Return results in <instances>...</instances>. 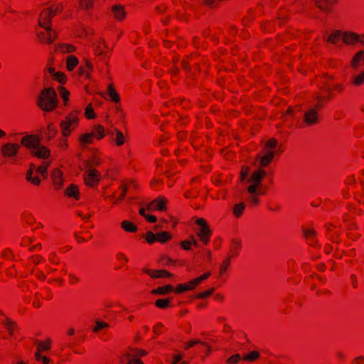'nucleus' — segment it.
Instances as JSON below:
<instances>
[{"label": "nucleus", "instance_id": "nucleus-25", "mask_svg": "<svg viewBox=\"0 0 364 364\" xmlns=\"http://www.w3.org/2000/svg\"><path fill=\"white\" fill-rule=\"evenodd\" d=\"M352 82L356 85L359 86L364 83V72H361L358 74L354 75L352 77Z\"/></svg>", "mask_w": 364, "mask_h": 364}, {"label": "nucleus", "instance_id": "nucleus-37", "mask_svg": "<svg viewBox=\"0 0 364 364\" xmlns=\"http://www.w3.org/2000/svg\"><path fill=\"white\" fill-rule=\"evenodd\" d=\"M146 240L149 244L154 243V242L157 241L156 234H154V232L149 231L146 233Z\"/></svg>", "mask_w": 364, "mask_h": 364}, {"label": "nucleus", "instance_id": "nucleus-12", "mask_svg": "<svg viewBox=\"0 0 364 364\" xmlns=\"http://www.w3.org/2000/svg\"><path fill=\"white\" fill-rule=\"evenodd\" d=\"M265 175V171L259 168L252 173L251 176L248 179V182L255 183L256 185H260L261 181Z\"/></svg>", "mask_w": 364, "mask_h": 364}, {"label": "nucleus", "instance_id": "nucleus-31", "mask_svg": "<svg viewBox=\"0 0 364 364\" xmlns=\"http://www.w3.org/2000/svg\"><path fill=\"white\" fill-rule=\"evenodd\" d=\"M157 241L164 243L171 238V235L168 232H161L156 234Z\"/></svg>", "mask_w": 364, "mask_h": 364}, {"label": "nucleus", "instance_id": "nucleus-2", "mask_svg": "<svg viewBox=\"0 0 364 364\" xmlns=\"http://www.w3.org/2000/svg\"><path fill=\"white\" fill-rule=\"evenodd\" d=\"M38 106L45 112H50L58 106L57 93L51 87L43 89L37 100Z\"/></svg>", "mask_w": 364, "mask_h": 364}, {"label": "nucleus", "instance_id": "nucleus-47", "mask_svg": "<svg viewBox=\"0 0 364 364\" xmlns=\"http://www.w3.org/2000/svg\"><path fill=\"white\" fill-rule=\"evenodd\" d=\"M53 77L58 80L60 83H64L65 82V76L64 74L57 72Z\"/></svg>", "mask_w": 364, "mask_h": 364}, {"label": "nucleus", "instance_id": "nucleus-15", "mask_svg": "<svg viewBox=\"0 0 364 364\" xmlns=\"http://www.w3.org/2000/svg\"><path fill=\"white\" fill-rule=\"evenodd\" d=\"M361 44L364 45V40L361 41ZM361 60H363L364 62V50H360L355 53L352 59L351 66L356 69L358 67L359 63Z\"/></svg>", "mask_w": 364, "mask_h": 364}, {"label": "nucleus", "instance_id": "nucleus-3", "mask_svg": "<svg viewBox=\"0 0 364 364\" xmlns=\"http://www.w3.org/2000/svg\"><path fill=\"white\" fill-rule=\"evenodd\" d=\"M53 15H55V13L51 9H46L43 14H41V20L38 23L39 26L44 28L46 30L48 36H45L43 33H38V36L41 39L45 40L48 43H53L56 37V33L52 30L51 27L46 26L47 22L50 23L51 17Z\"/></svg>", "mask_w": 364, "mask_h": 364}, {"label": "nucleus", "instance_id": "nucleus-56", "mask_svg": "<svg viewBox=\"0 0 364 364\" xmlns=\"http://www.w3.org/2000/svg\"><path fill=\"white\" fill-rule=\"evenodd\" d=\"M121 188H122V193H121V196H120V197H119V199H120V200H122V199H124V197H125V194H126V193H127V188L125 186H122L121 187Z\"/></svg>", "mask_w": 364, "mask_h": 364}, {"label": "nucleus", "instance_id": "nucleus-17", "mask_svg": "<svg viewBox=\"0 0 364 364\" xmlns=\"http://www.w3.org/2000/svg\"><path fill=\"white\" fill-rule=\"evenodd\" d=\"M343 38V33L340 31H335L332 34L329 35L327 38L324 37V40L327 42L336 44L341 38Z\"/></svg>", "mask_w": 364, "mask_h": 364}, {"label": "nucleus", "instance_id": "nucleus-14", "mask_svg": "<svg viewBox=\"0 0 364 364\" xmlns=\"http://www.w3.org/2000/svg\"><path fill=\"white\" fill-rule=\"evenodd\" d=\"M144 272L153 278L171 277L173 275L166 270H157L155 272L149 269H144Z\"/></svg>", "mask_w": 364, "mask_h": 364}, {"label": "nucleus", "instance_id": "nucleus-29", "mask_svg": "<svg viewBox=\"0 0 364 364\" xmlns=\"http://www.w3.org/2000/svg\"><path fill=\"white\" fill-rule=\"evenodd\" d=\"M259 185H256L255 183H252L247 188V192L250 193V196L251 195H257V194H263L264 193L262 191H259L258 190Z\"/></svg>", "mask_w": 364, "mask_h": 364}, {"label": "nucleus", "instance_id": "nucleus-32", "mask_svg": "<svg viewBox=\"0 0 364 364\" xmlns=\"http://www.w3.org/2000/svg\"><path fill=\"white\" fill-rule=\"evenodd\" d=\"M95 323H96V326L93 328V331L94 332H97L100 329L109 327V324L108 323H105L104 321H99V320L96 321Z\"/></svg>", "mask_w": 364, "mask_h": 364}, {"label": "nucleus", "instance_id": "nucleus-64", "mask_svg": "<svg viewBox=\"0 0 364 364\" xmlns=\"http://www.w3.org/2000/svg\"><path fill=\"white\" fill-rule=\"evenodd\" d=\"M248 177L247 175H246V173L242 172L240 173V181H244Z\"/></svg>", "mask_w": 364, "mask_h": 364}, {"label": "nucleus", "instance_id": "nucleus-30", "mask_svg": "<svg viewBox=\"0 0 364 364\" xmlns=\"http://www.w3.org/2000/svg\"><path fill=\"white\" fill-rule=\"evenodd\" d=\"M304 236L311 240L313 242H314V237L316 235V232L313 229H304L303 230Z\"/></svg>", "mask_w": 364, "mask_h": 364}, {"label": "nucleus", "instance_id": "nucleus-35", "mask_svg": "<svg viewBox=\"0 0 364 364\" xmlns=\"http://www.w3.org/2000/svg\"><path fill=\"white\" fill-rule=\"evenodd\" d=\"M59 50L62 53H71L75 50V47L72 45H60L59 46Z\"/></svg>", "mask_w": 364, "mask_h": 364}, {"label": "nucleus", "instance_id": "nucleus-63", "mask_svg": "<svg viewBox=\"0 0 364 364\" xmlns=\"http://www.w3.org/2000/svg\"><path fill=\"white\" fill-rule=\"evenodd\" d=\"M195 281H196V279H194L191 280V281L188 284L189 285V287H192V289H194V287H195L196 286H197L198 284H200V282H197L196 283H195Z\"/></svg>", "mask_w": 364, "mask_h": 364}, {"label": "nucleus", "instance_id": "nucleus-18", "mask_svg": "<svg viewBox=\"0 0 364 364\" xmlns=\"http://www.w3.org/2000/svg\"><path fill=\"white\" fill-rule=\"evenodd\" d=\"M1 326H4V328L8 331L9 334H12L14 333V323L12 321L6 317L4 318H1Z\"/></svg>", "mask_w": 364, "mask_h": 364}, {"label": "nucleus", "instance_id": "nucleus-5", "mask_svg": "<svg viewBox=\"0 0 364 364\" xmlns=\"http://www.w3.org/2000/svg\"><path fill=\"white\" fill-rule=\"evenodd\" d=\"M277 141L274 139H270L267 141L263 146L264 155L260 154L256 156V161H259V165L262 167L267 166L273 159L274 156V149L277 148Z\"/></svg>", "mask_w": 364, "mask_h": 364}, {"label": "nucleus", "instance_id": "nucleus-33", "mask_svg": "<svg viewBox=\"0 0 364 364\" xmlns=\"http://www.w3.org/2000/svg\"><path fill=\"white\" fill-rule=\"evenodd\" d=\"M169 299H158L155 302V305L161 309L166 308L169 304Z\"/></svg>", "mask_w": 364, "mask_h": 364}, {"label": "nucleus", "instance_id": "nucleus-20", "mask_svg": "<svg viewBox=\"0 0 364 364\" xmlns=\"http://www.w3.org/2000/svg\"><path fill=\"white\" fill-rule=\"evenodd\" d=\"M50 162V161H44L43 162V164L36 167V173H38V174H41L43 178H46L47 177V169H48V167L49 166Z\"/></svg>", "mask_w": 364, "mask_h": 364}, {"label": "nucleus", "instance_id": "nucleus-28", "mask_svg": "<svg viewBox=\"0 0 364 364\" xmlns=\"http://www.w3.org/2000/svg\"><path fill=\"white\" fill-rule=\"evenodd\" d=\"M33 169L29 168V170L27 171V173H26V179L35 185H39L40 182H41L40 179L37 176L33 177Z\"/></svg>", "mask_w": 364, "mask_h": 364}, {"label": "nucleus", "instance_id": "nucleus-27", "mask_svg": "<svg viewBox=\"0 0 364 364\" xmlns=\"http://www.w3.org/2000/svg\"><path fill=\"white\" fill-rule=\"evenodd\" d=\"M107 94L114 102H119V97L112 85L107 87Z\"/></svg>", "mask_w": 364, "mask_h": 364}, {"label": "nucleus", "instance_id": "nucleus-36", "mask_svg": "<svg viewBox=\"0 0 364 364\" xmlns=\"http://www.w3.org/2000/svg\"><path fill=\"white\" fill-rule=\"evenodd\" d=\"M125 356L128 358V362L126 364H144L140 359L133 358V356L129 353H127Z\"/></svg>", "mask_w": 364, "mask_h": 364}, {"label": "nucleus", "instance_id": "nucleus-60", "mask_svg": "<svg viewBox=\"0 0 364 364\" xmlns=\"http://www.w3.org/2000/svg\"><path fill=\"white\" fill-rule=\"evenodd\" d=\"M117 257L118 259H123L125 262L128 261V258L123 253H118Z\"/></svg>", "mask_w": 364, "mask_h": 364}, {"label": "nucleus", "instance_id": "nucleus-6", "mask_svg": "<svg viewBox=\"0 0 364 364\" xmlns=\"http://www.w3.org/2000/svg\"><path fill=\"white\" fill-rule=\"evenodd\" d=\"M96 136L97 139H102L105 136V129L101 125H95L93 131L90 134H85L81 136L80 141L82 144L92 143V136Z\"/></svg>", "mask_w": 364, "mask_h": 364}, {"label": "nucleus", "instance_id": "nucleus-53", "mask_svg": "<svg viewBox=\"0 0 364 364\" xmlns=\"http://www.w3.org/2000/svg\"><path fill=\"white\" fill-rule=\"evenodd\" d=\"M210 275V272H206L205 274H203V275L198 277V278H196V281H195V283H196L197 282H199L200 283L206 279L208 277H209Z\"/></svg>", "mask_w": 364, "mask_h": 364}, {"label": "nucleus", "instance_id": "nucleus-51", "mask_svg": "<svg viewBox=\"0 0 364 364\" xmlns=\"http://www.w3.org/2000/svg\"><path fill=\"white\" fill-rule=\"evenodd\" d=\"M197 343H200V344H202L203 346H206V343H203L201 342L199 340H192L186 346V348H190V347H192L195 344H197Z\"/></svg>", "mask_w": 364, "mask_h": 364}, {"label": "nucleus", "instance_id": "nucleus-9", "mask_svg": "<svg viewBox=\"0 0 364 364\" xmlns=\"http://www.w3.org/2000/svg\"><path fill=\"white\" fill-rule=\"evenodd\" d=\"M167 203V200L164 197H159L154 200L151 203L147 204V209L151 210H157L160 211H163L166 209V203Z\"/></svg>", "mask_w": 364, "mask_h": 364}, {"label": "nucleus", "instance_id": "nucleus-21", "mask_svg": "<svg viewBox=\"0 0 364 364\" xmlns=\"http://www.w3.org/2000/svg\"><path fill=\"white\" fill-rule=\"evenodd\" d=\"M173 291V286L168 284L165 287H159L156 289L152 290L151 293L154 294H166L168 292Z\"/></svg>", "mask_w": 364, "mask_h": 364}, {"label": "nucleus", "instance_id": "nucleus-48", "mask_svg": "<svg viewBox=\"0 0 364 364\" xmlns=\"http://www.w3.org/2000/svg\"><path fill=\"white\" fill-rule=\"evenodd\" d=\"M92 0H80L81 6L85 9H90L92 8Z\"/></svg>", "mask_w": 364, "mask_h": 364}, {"label": "nucleus", "instance_id": "nucleus-10", "mask_svg": "<svg viewBox=\"0 0 364 364\" xmlns=\"http://www.w3.org/2000/svg\"><path fill=\"white\" fill-rule=\"evenodd\" d=\"M18 147V145L10 143L1 145V155L13 157L16 155Z\"/></svg>", "mask_w": 364, "mask_h": 364}, {"label": "nucleus", "instance_id": "nucleus-52", "mask_svg": "<svg viewBox=\"0 0 364 364\" xmlns=\"http://www.w3.org/2000/svg\"><path fill=\"white\" fill-rule=\"evenodd\" d=\"M56 133V130L54 129V127H52L51 124H49L48 127V135L49 138H51L54 136V135Z\"/></svg>", "mask_w": 364, "mask_h": 364}, {"label": "nucleus", "instance_id": "nucleus-7", "mask_svg": "<svg viewBox=\"0 0 364 364\" xmlns=\"http://www.w3.org/2000/svg\"><path fill=\"white\" fill-rule=\"evenodd\" d=\"M196 223L200 227L198 235L204 244H208V237L211 235V231L203 218H198Z\"/></svg>", "mask_w": 364, "mask_h": 364}, {"label": "nucleus", "instance_id": "nucleus-58", "mask_svg": "<svg viewBox=\"0 0 364 364\" xmlns=\"http://www.w3.org/2000/svg\"><path fill=\"white\" fill-rule=\"evenodd\" d=\"M95 50L97 53L98 55H104V52L101 48L100 45H95Z\"/></svg>", "mask_w": 364, "mask_h": 364}, {"label": "nucleus", "instance_id": "nucleus-42", "mask_svg": "<svg viewBox=\"0 0 364 364\" xmlns=\"http://www.w3.org/2000/svg\"><path fill=\"white\" fill-rule=\"evenodd\" d=\"M230 257L226 258L223 261V262L221 264L220 268V274H223V273H224L226 271V269H227L228 265L230 264Z\"/></svg>", "mask_w": 364, "mask_h": 364}, {"label": "nucleus", "instance_id": "nucleus-24", "mask_svg": "<svg viewBox=\"0 0 364 364\" xmlns=\"http://www.w3.org/2000/svg\"><path fill=\"white\" fill-rule=\"evenodd\" d=\"M245 204L243 202L236 203L233 207V214L238 218L242 214V212L245 210Z\"/></svg>", "mask_w": 364, "mask_h": 364}, {"label": "nucleus", "instance_id": "nucleus-26", "mask_svg": "<svg viewBox=\"0 0 364 364\" xmlns=\"http://www.w3.org/2000/svg\"><path fill=\"white\" fill-rule=\"evenodd\" d=\"M78 63L77 58L74 55H70L67 58V68L72 70Z\"/></svg>", "mask_w": 364, "mask_h": 364}, {"label": "nucleus", "instance_id": "nucleus-23", "mask_svg": "<svg viewBox=\"0 0 364 364\" xmlns=\"http://www.w3.org/2000/svg\"><path fill=\"white\" fill-rule=\"evenodd\" d=\"M122 228L127 232H134L137 230V227L132 223L124 220L122 223Z\"/></svg>", "mask_w": 364, "mask_h": 364}, {"label": "nucleus", "instance_id": "nucleus-22", "mask_svg": "<svg viewBox=\"0 0 364 364\" xmlns=\"http://www.w3.org/2000/svg\"><path fill=\"white\" fill-rule=\"evenodd\" d=\"M260 356L258 351H251L242 356L245 361L252 362L257 360Z\"/></svg>", "mask_w": 364, "mask_h": 364}, {"label": "nucleus", "instance_id": "nucleus-41", "mask_svg": "<svg viewBox=\"0 0 364 364\" xmlns=\"http://www.w3.org/2000/svg\"><path fill=\"white\" fill-rule=\"evenodd\" d=\"M59 92L65 102L68 100L69 92L63 87H59Z\"/></svg>", "mask_w": 364, "mask_h": 364}, {"label": "nucleus", "instance_id": "nucleus-57", "mask_svg": "<svg viewBox=\"0 0 364 364\" xmlns=\"http://www.w3.org/2000/svg\"><path fill=\"white\" fill-rule=\"evenodd\" d=\"M183 358L182 355H177L173 357L172 364H177Z\"/></svg>", "mask_w": 364, "mask_h": 364}, {"label": "nucleus", "instance_id": "nucleus-55", "mask_svg": "<svg viewBox=\"0 0 364 364\" xmlns=\"http://www.w3.org/2000/svg\"><path fill=\"white\" fill-rule=\"evenodd\" d=\"M241 246V243L237 240H232V247L235 250V255L237 254V250L239 249Z\"/></svg>", "mask_w": 364, "mask_h": 364}, {"label": "nucleus", "instance_id": "nucleus-13", "mask_svg": "<svg viewBox=\"0 0 364 364\" xmlns=\"http://www.w3.org/2000/svg\"><path fill=\"white\" fill-rule=\"evenodd\" d=\"M304 121L306 124L311 125L316 123L318 120V113L316 109L310 108L304 114Z\"/></svg>", "mask_w": 364, "mask_h": 364}, {"label": "nucleus", "instance_id": "nucleus-62", "mask_svg": "<svg viewBox=\"0 0 364 364\" xmlns=\"http://www.w3.org/2000/svg\"><path fill=\"white\" fill-rule=\"evenodd\" d=\"M56 188H60L62 186V179L61 178H57V181H53Z\"/></svg>", "mask_w": 364, "mask_h": 364}, {"label": "nucleus", "instance_id": "nucleus-46", "mask_svg": "<svg viewBox=\"0 0 364 364\" xmlns=\"http://www.w3.org/2000/svg\"><path fill=\"white\" fill-rule=\"evenodd\" d=\"M85 114L88 119H93L95 117L94 110L91 106H87L85 109Z\"/></svg>", "mask_w": 364, "mask_h": 364}, {"label": "nucleus", "instance_id": "nucleus-16", "mask_svg": "<svg viewBox=\"0 0 364 364\" xmlns=\"http://www.w3.org/2000/svg\"><path fill=\"white\" fill-rule=\"evenodd\" d=\"M112 13L114 14V17L119 21L123 19L126 14L124 7L121 5L113 6Z\"/></svg>", "mask_w": 364, "mask_h": 364}, {"label": "nucleus", "instance_id": "nucleus-40", "mask_svg": "<svg viewBox=\"0 0 364 364\" xmlns=\"http://www.w3.org/2000/svg\"><path fill=\"white\" fill-rule=\"evenodd\" d=\"M188 290H192V287H189L187 284H179L176 289V292L181 293Z\"/></svg>", "mask_w": 364, "mask_h": 364}, {"label": "nucleus", "instance_id": "nucleus-44", "mask_svg": "<svg viewBox=\"0 0 364 364\" xmlns=\"http://www.w3.org/2000/svg\"><path fill=\"white\" fill-rule=\"evenodd\" d=\"M35 357L37 360H42L43 364H48L50 362V360L47 357L43 356L39 352L35 353Z\"/></svg>", "mask_w": 364, "mask_h": 364}, {"label": "nucleus", "instance_id": "nucleus-43", "mask_svg": "<svg viewBox=\"0 0 364 364\" xmlns=\"http://www.w3.org/2000/svg\"><path fill=\"white\" fill-rule=\"evenodd\" d=\"M37 347H38V350L36 352L40 353L41 350L46 351V350H49L50 344H49V343L46 344V343H43L41 342H38L37 343Z\"/></svg>", "mask_w": 364, "mask_h": 364}, {"label": "nucleus", "instance_id": "nucleus-19", "mask_svg": "<svg viewBox=\"0 0 364 364\" xmlns=\"http://www.w3.org/2000/svg\"><path fill=\"white\" fill-rule=\"evenodd\" d=\"M65 194L69 197H73L75 199L79 198V191L75 185L71 184L66 190Z\"/></svg>", "mask_w": 364, "mask_h": 364}, {"label": "nucleus", "instance_id": "nucleus-34", "mask_svg": "<svg viewBox=\"0 0 364 364\" xmlns=\"http://www.w3.org/2000/svg\"><path fill=\"white\" fill-rule=\"evenodd\" d=\"M241 358H242L241 355L238 353H236V354H234L233 355H232L231 357H230L227 360V363L228 364H236L240 361Z\"/></svg>", "mask_w": 364, "mask_h": 364}, {"label": "nucleus", "instance_id": "nucleus-61", "mask_svg": "<svg viewBox=\"0 0 364 364\" xmlns=\"http://www.w3.org/2000/svg\"><path fill=\"white\" fill-rule=\"evenodd\" d=\"M134 351L139 355L143 356L147 354V352L144 350L135 349Z\"/></svg>", "mask_w": 364, "mask_h": 364}, {"label": "nucleus", "instance_id": "nucleus-8", "mask_svg": "<svg viewBox=\"0 0 364 364\" xmlns=\"http://www.w3.org/2000/svg\"><path fill=\"white\" fill-rule=\"evenodd\" d=\"M77 122V119L75 117L69 116L67 117L65 121L61 122L60 127L62 129L63 134L65 136L69 135L71 131V127L73 125H75Z\"/></svg>", "mask_w": 364, "mask_h": 364}, {"label": "nucleus", "instance_id": "nucleus-4", "mask_svg": "<svg viewBox=\"0 0 364 364\" xmlns=\"http://www.w3.org/2000/svg\"><path fill=\"white\" fill-rule=\"evenodd\" d=\"M100 159L96 156L92 157L90 161H85L86 171L84 174V180L87 186H93L98 183L100 176L97 170L92 168V165H99Z\"/></svg>", "mask_w": 364, "mask_h": 364}, {"label": "nucleus", "instance_id": "nucleus-50", "mask_svg": "<svg viewBox=\"0 0 364 364\" xmlns=\"http://www.w3.org/2000/svg\"><path fill=\"white\" fill-rule=\"evenodd\" d=\"M52 177H53V181H56L57 178H60L62 177V173L60 172V170L55 169L52 173Z\"/></svg>", "mask_w": 364, "mask_h": 364}, {"label": "nucleus", "instance_id": "nucleus-39", "mask_svg": "<svg viewBox=\"0 0 364 364\" xmlns=\"http://www.w3.org/2000/svg\"><path fill=\"white\" fill-rule=\"evenodd\" d=\"M315 4L322 11L328 12L329 9L322 4V2H325L326 4H329V1L327 0H315Z\"/></svg>", "mask_w": 364, "mask_h": 364}, {"label": "nucleus", "instance_id": "nucleus-45", "mask_svg": "<svg viewBox=\"0 0 364 364\" xmlns=\"http://www.w3.org/2000/svg\"><path fill=\"white\" fill-rule=\"evenodd\" d=\"M214 291V288H212L209 290H207V291H205L200 294H198L197 295V298L198 299H204V298H206L208 296H209L210 295H211L213 294V292Z\"/></svg>", "mask_w": 364, "mask_h": 364}, {"label": "nucleus", "instance_id": "nucleus-1", "mask_svg": "<svg viewBox=\"0 0 364 364\" xmlns=\"http://www.w3.org/2000/svg\"><path fill=\"white\" fill-rule=\"evenodd\" d=\"M23 145L31 149L33 156L39 159H47L50 156V150L41 144L40 139L34 135H29L22 138Z\"/></svg>", "mask_w": 364, "mask_h": 364}, {"label": "nucleus", "instance_id": "nucleus-54", "mask_svg": "<svg viewBox=\"0 0 364 364\" xmlns=\"http://www.w3.org/2000/svg\"><path fill=\"white\" fill-rule=\"evenodd\" d=\"M249 200H250V203L252 204H257L259 201V199L257 198V197L256 196V195H251L249 196Z\"/></svg>", "mask_w": 364, "mask_h": 364}, {"label": "nucleus", "instance_id": "nucleus-38", "mask_svg": "<svg viewBox=\"0 0 364 364\" xmlns=\"http://www.w3.org/2000/svg\"><path fill=\"white\" fill-rule=\"evenodd\" d=\"M114 131L116 132V135H117V137H116L117 144L119 146L123 144V143L124 141V137L123 134L119 130L114 129Z\"/></svg>", "mask_w": 364, "mask_h": 364}, {"label": "nucleus", "instance_id": "nucleus-11", "mask_svg": "<svg viewBox=\"0 0 364 364\" xmlns=\"http://www.w3.org/2000/svg\"><path fill=\"white\" fill-rule=\"evenodd\" d=\"M342 40L346 44H353L355 42H360L361 43V41L364 40V35L363 38H361L360 36L354 33L345 32L343 33Z\"/></svg>", "mask_w": 364, "mask_h": 364}, {"label": "nucleus", "instance_id": "nucleus-59", "mask_svg": "<svg viewBox=\"0 0 364 364\" xmlns=\"http://www.w3.org/2000/svg\"><path fill=\"white\" fill-rule=\"evenodd\" d=\"M149 222L154 223L156 221V218L154 215H147L145 218Z\"/></svg>", "mask_w": 364, "mask_h": 364}, {"label": "nucleus", "instance_id": "nucleus-49", "mask_svg": "<svg viewBox=\"0 0 364 364\" xmlns=\"http://www.w3.org/2000/svg\"><path fill=\"white\" fill-rule=\"evenodd\" d=\"M192 245V242L191 240H185V241H183L181 243V247L185 250H191V246Z\"/></svg>", "mask_w": 364, "mask_h": 364}]
</instances>
